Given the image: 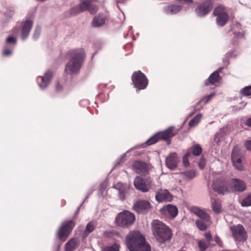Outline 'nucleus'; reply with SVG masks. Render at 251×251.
Masks as SVG:
<instances>
[{"label":"nucleus","instance_id":"0eeeda50","mask_svg":"<svg viewBox=\"0 0 251 251\" xmlns=\"http://www.w3.org/2000/svg\"><path fill=\"white\" fill-rule=\"evenodd\" d=\"M174 129V127H170L162 132L155 134L146 141V144L148 145H151L158 142L160 139H167L174 136L176 134Z\"/></svg>","mask_w":251,"mask_h":251},{"label":"nucleus","instance_id":"f8f14e48","mask_svg":"<svg viewBox=\"0 0 251 251\" xmlns=\"http://www.w3.org/2000/svg\"><path fill=\"white\" fill-rule=\"evenodd\" d=\"M232 234L235 241H244L247 239V233L241 225H234L230 227Z\"/></svg>","mask_w":251,"mask_h":251},{"label":"nucleus","instance_id":"49530a36","mask_svg":"<svg viewBox=\"0 0 251 251\" xmlns=\"http://www.w3.org/2000/svg\"><path fill=\"white\" fill-rule=\"evenodd\" d=\"M19 32V29L17 27H15L12 30V33L14 35H18Z\"/></svg>","mask_w":251,"mask_h":251},{"label":"nucleus","instance_id":"dca6fc26","mask_svg":"<svg viewBox=\"0 0 251 251\" xmlns=\"http://www.w3.org/2000/svg\"><path fill=\"white\" fill-rule=\"evenodd\" d=\"M150 202L144 200H139L134 203L133 209L137 213H144L151 208Z\"/></svg>","mask_w":251,"mask_h":251},{"label":"nucleus","instance_id":"f257e3e1","mask_svg":"<svg viewBox=\"0 0 251 251\" xmlns=\"http://www.w3.org/2000/svg\"><path fill=\"white\" fill-rule=\"evenodd\" d=\"M69 54L70 58L66 66L65 71L67 74H75L81 68L84 57V50L82 49H76L71 50Z\"/></svg>","mask_w":251,"mask_h":251},{"label":"nucleus","instance_id":"f3484780","mask_svg":"<svg viewBox=\"0 0 251 251\" xmlns=\"http://www.w3.org/2000/svg\"><path fill=\"white\" fill-rule=\"evenodd\" d=\"M179 160L176 152L170 153L166 158V166L170 169L173 170L177 167Z\"/></svg>","mask_w":251,"mask_h":251},{"label":"nucleus","instance_id":"20e7f679","mask_svg":"<svg viewBox=\"0 0 251 251\" xmlns=\"http://www.w3.org/2000/svg\"><path fill=\"white\" fill-rule=\"evenodd\" d=\"M146 239L139 230L130 231L126 237V243L129 251L135 247L145 243Z\"/></svg>","mask_w":251,"mask_h":251},{"label":"nucleus","instance_id":"1a4fd4ad","mask_svg":"<svg viewBox=\"0 0 251 251\" xmlns=\"http://www.w3.org/2000/svg\"><path fill=\"white\" fill-rule=\"evenodd\" d=\"M229 182L224 178H218L213 180L212 187L213 190L219 194L224 195L228 191Z\"/></svg>","mask_w":251,"mask_h":251},{"label":"nucleus","instance_id":"a18cd8bd","mask_svg":"<svg viewBox=\"0 0 251 251\" xmlns=\"http://www.w3.org/2000/svg\"><path fill=\"white\" fill-rule=\"evenodd\" d=\"M205 237L207 239L208 241H210L212 240V236L210 233H205Z\"/></svg>","mask_w":251,"mask_h":251},{"label":"nucleus","instance_id":"aec40b11","mask_svg":"<svg viewBox=\"0 0 251 251\" xmlns=\"http://www.w3.org/2000/svg\"><path fill=\"white\" fill-rule=\"evenodd\" d=\"M191 211L205 222L210 221L209 215L204 211L197 206H192L190 208Z\"/></svg>","mask_w":251,"mask_h":251},{"label":"nucleus","instance_id":"ddd939ff","mask_svg":"<svg viewBox=\"0 0 251 251\" xmlns=\"http://www.w3.org/2000/svg\"><path fill=\"white\" fill-rule=\"evenodd\" d=\"M212 7V1L210 0H205L202 3L199 5L195 12L198 16L202 17L208 14Z\"/></svg>","mask_w":251,"mask_h":251},{"label":"nucleus","instance_id":"2eb2a0df","mask_svg":"<svg viewBox=\"0 0 251 251\" xmlns=\"http://www.w3.org/2000/svg\"><path fill=\"white\" fill-rule=\"evenodd\" d=\"M231 189L232 191L236 192H242L246 189V183L241 179L232 178L229 181Z\"/></svg>","mask_w":251,"mask_h":251},{"label":"nucleus","instance_id":"a19ab883","mask_svg":"<svg viewBox=\"0 0 251 251\" xmlns=\"http://www.w3.org/2000/svg\"><path fill=\"white\" fill-rule=\"evenodd\" d=\"M214 94H211L205 97L202 100H201V101H199L200 102L202 101H205V103H207L209 100H210V99L212 98V97L213 96Z\"/></svg>","mask_w":251,"mask_h":251},{"label":"nucleus","instance_id":"a211bd4d","mask_svg":"<svg viewBox=\"0 0 251 251\" xmlns=\"http://www.w3.org/2000/svg\"><path fill=\"white\" fill-rule=\"evenodd\" d=\"M33 22L31 20H26L23 22L21 32V37L23 40L28 37Z\"/></svg>","mask_w":251,"mask_h":251},{"label":"nucleus","instance_id":"bb28decb","mask_svg":"<svg viewBox=\"0 0 251 251\" xmlns=\"http://www.w3.org/2000/svg\"><path fill=\"white\" fill-rule=\"evenodd\" d=\"M211 207L213 210L219 214L221 212V205L219 201L215 199L211 198Z\"/></svg>","mask_w":251,"mask_h":251},{"label":"nucleus","instance_id":"79ce46f5","mask_svg":"<svg viewBox=\"0 0 251 251\" xmlns=\"http://www.w3.org/2000/svg\"><path fill=\"white\" fill-rule=\"evenodd\" d=\"M6 42L7 43L15 44L16 43V39L13 37H9L7 38Z\"/></svg>","mask_w":251,"mask_h":251},{"label":"nucleus","instance_id":"72a5a7b5","mask_svg":"<svg viewBox=\"0 0 251 251\" xmlns=\"http://www.w3.org/2000/svg\"><path fill=\"white\" fill-rule=\"evenodd\" d=\"M120 246L118 244H114L112 246L104 248L102 251H119Z\"/></svg>","mask_w":251,"mask_h":251},{"label":"nucleus","instance_id":"423d86ee","mask_svg":"<svg viewBox=\"0 0 251 251\" xmlns=\"http://www.w3.org/2000/svg\"><path fill=\"white\" fill-rule=\"evenodd\" d=\"M133 184L136 189L145 193L148 192L150 189L151 180L150 177L143 178L141 176H137L134 178Z\"/></svg>","mask_w":251,"mask_h":251},{"label":"nucleus","instance_id":"ea45409f","mask_svg":"<svg viewBox=\"0 0 251 251\" xmlns=\"http://www.w3.org/2000/svg\"><path fill=\"white\" fill-rule=\"evenodd\" d=\"M244 145L248 150L251 151V140L245 141Z\"/></svg>","mask_w":251,"mask_h":251},{"label":"nucleus","instance_id":"473e14b6","mask_svg":"<svg viewBox=\"0 0 251 251\" xmlns=\"http://www.w3.org/2000/svg\"><path fill=\"white\" fill-rule=\"evenodd\" d=\"M241 205L243 207L251 206V193L244 199L241 202Z\"/></svg>","mask_w":251,"mask_h":251},{"label":"nucleus","instance_id":"f03ea898","mask_svg":"<svg viewBox=\"0 0 251 251\" xmlns=\"http://www.w3.org/2000/svg\"><path fill=\"white\" fill-rule=\"evenodd\" d=\"M151 226L153 235L159 242L164 243L171 239V230L162 222L158 220H153Z\"/></svg>","mask_w":251,"mask_h":251},{"label":"nucleus","instance_id":"a878e982","mask_svg":"<svg viewBox=\"0 0 251 251\" xmlns=\"http://www.w3.org/2000/svg\"><path fill=\"white\" fill-rule=\"evenodd\" d=\"M130 251H151V247L145 240V243L135 247L134 249Z\"/></svg>","mask_w":251,"mask_h":251},{"label":"nucleus","instance_id":"09e8293b","mask_svg":"<svg viewBox=\"0 0 251 251\" xmlns=\"http://www.w3.org/2000/svg\"><path fill=\"white\" fill-rule=\"evenodd\" d=\"M246 125L251 126V118H249L246 121Z\"/></svg>","mask_w":251,"mask_h":251},{"label":"nucleus","instance_id":"de8ad7c7","mask_svg":"<svg viewBox=\"0 0 251 251\" xmlns=\"http://www.w3.org/2000/svg\"><path fill=\"white\" fill-rule=\"evenodd\" d=\"M3 53L4 55H9L12 53V51L10 50H6L3 51Z\"/></svg>","mask_w":251,"mask_h":251},{"label":"nucleus","instance_id":"6ab92c4d","mask_svg":"<svg viewBox=\"0 0 251 251\" xmlns=\"http://www.w3.org/2000/svg\"><path fill=\"white\" fill-rule=\"evenodd\" d=\"M156 201L159 202H168L172 200V196L168 190H161L155 196Z\"/></svg>","mask_w":251,"mask_h":251},{"label":"nucleus","instance_id":"f704fd0d","mask_svg":"<svg viewBox=\"0 0 251 251\" xmlns=\"http://www.w3.org/2000/svg\"><path fill=\"white\" fill-rule=\"evenodd\" d=\"M196 224L197 227L201 230H205L206 229L207 226L203 221L197 220L196 222Z\"/></svg>","mask_w":251,"mask_h":251},{"label":"nucleus","instance_id":"3c124183","mask_svg":"<svg viewBox=\"0 0 251 251\" xmlns=\"http://www.w3.org/2000/svg\"><path fill=\"white\" fill-rule=\"evenodd\" d=\"M62 88V86L60 85L59 84H57L56 86V89L57 90H59Z\"/></svg>","mask_w":251,"mask_h":251},{"label":"nucleus","instance_id":"2f4dec72","mask_svg":"<svg viewBox=\"0 0 251 251\" xmlns=\"http://www.w3.org/2000/svg\"><path fill=\"white\" fill-rule=\"evenodd\" d=\"M201 117V114H197L194 118L189 121L188 124L189 126L191 127H194L197 126L199 123Z\"/></svg>","mask_w":251,"mask_h":251},{"label":"nucleus","instance_id":"4468645a","mask_svg":"<svg viewBox=\"0 0 251 251\" xmlns=\"http://www.w3.org/2000/svg\"><path fill=\"white\" fill-rule=\"evenodd\" d=\"M133 169L136 173L143 176H146L149 174V166L146 163L135 161L133 164Z\"/></svg>","mask_w":251,"mask_h":251},{"label":"nucleus","instance_id":"7ed1b4c3","mask_svg":"<svg viewBox=\"0 0 251 251\" xmlns=\"http://www.w3.org/2000/svg\"><path fill=\"white\" fill-rule=\"evenodd\" d=\"M135 221L134 214L127 210L120 212L116 217L115 222L117 226L127 228L133 224Z\"/></svg>","mask_w":251,"mask_h":251},{"label":"nucleus","instance_id":"c9c22d12","mask_svg":"<svg viewBox=\"0 0 251 251\" xmlns=\"http://www.w3.org/2000/svg\"><path fill=\"white\" fill-rule=\"evenodd\" d=\"M241 93L243 95L246 96L251 95V86H246L243 88L241 91Z\"/></svg>","mask_w":251,"mask_h":251},{"label":"nucleus","instance_id":"58836bf2","mask_svg":"<svg viewBox=\"0 0 251 251\" xmlns=\"http://www.w3.org/2000/svg\"><path fill=\"white\" fill-rule=\"evenodd\" d=\"M40 32H41L40 27H36V28H35V29L34 30V34L33 35V38L35 39H37L40 36Z\"/></svg>","mask_w":251,"mask_h":251},{"label":"nucleus","instance_id":"c03bdc74","mask_svg":"<svg viewBox=\"0 0 251 251\" xmlns=\"http://www.w3.org/2000/svg\"><path fill=\"white\" fill-rule=\"evenodd\" d=\"M215 241L217 244H218L220 247H223V243L220 238L218 236H216L215 238Z\"/></svg>","mask_w":251,"mask_h":251},{"label":"nucleus","instance_id":"cd10ccee","mask_svg":"<svg viewBox=\"0 0 251 251\" xmlns=\"http://www.w3.org/2000/svg\"><path fill=\"white\" fill-rule=\"evenodd\" d=\"M97 226V223L93 221L89 222L86 226V228L84 233V236H87L90 233H91L95 228Z\"/></svg>","mask_w":251,"mask_h":251},{"label":"nucleus","instance_id":"e433bc0d","mask_svg":"<svg viewBox=\"0 0 251 251\" xmlns=\"http://www.w3.org/2000/svg\"><path fill=\"white\" fill-rule=\"evenodd\" d=\"M198 245L200 249L202 251H204L208 246L207 244H206L204 241L201 240L199 241Z\"/></svg>","mask_w":251,"mask_h":251},{"label":"nucleus","instance_id":"412c9836","mask_svg":"<svg viewBox=\"0 0 251 251\" xmlns=\"http://www.w3.org/2000/svg\"><path fill=\"white\" fill-rule=\"evenodd\" d=\"M52 77V73L48 72L45 74L43 76L38 77V79H41V82L39 83V85L41 89L45 88L50 83Z\"/></svg>","mask_w":251,"mask_h":251},{"label":"nucleus","instance_id":"9b49d317","mask_svg":"<svg viewBox=\"0 0 251 251\" xmlns=\"http://www.w3.org/2000/svg\"><path fill=\"white\" fill-rule=\"evenodd\" d=\"M213 15L217 17L216 23L219 26H224L228 21V15L224 7L222 5L218 6L214 10Z\"/></svg>","mask_w":251,"mask_h":251},{"label":"nucleus","instance_id":"4c0bfd02","mask_svg":"<svg viewBox=\"0 0 251 251\" xmlns=\"http://www.w3.org/2000/svg\"><path fill=\"white\" fill-rule=\"evenodd\" d=\"M191 153L187 152L183 157V162L185 166H187L189 164L188 157L190 155Z\"/></svg>","mask_w":251,"mask_h":251},{"label":"nucleus","instance_id":"4be33fe9","mask_svg":"<svg viewBox=\"0 0 251 251\" xmlns=\"http://www.w3.org/2000/svg\"><path fill=\"white\" fill-rule=\"evenodd\" d=\"M166 214H168L171 218H175L178 214V210L177 207L172 204H167L162 208Z\"/></svg>","mask_w":251,"mask_h":251},{"label":"nucleus","instance_id":"37998d69","mask_svg":"<svg viewBox=\"0 0 251 251\" xmlns=\"http://www.w3.org/2000/svg\"><path fill=\"white\" fill-rule=\"evenodd\" d=\"M205 162V161L203 158H201L200 159V162L199 163V166L201 169H203V168L204 167Z\"/></svg>","mask_w":251,"mask_h":251},{"label":"nucleus","instance_id":"c85d7f7f","mask_svg":"<svg viewBox=\"0 0 251 251\" xmlns=\"http://www.w3.org/2000/svg\"><path fill=\"white\" fill-rule=\"evenodd\" d=\"M105 22V19L103 16H98L94 18L92 22V25L98 27L102 25Z\"/></svg>","mask_w":251,"mask_h":251},{"label":"nucleus","instance_id":"b1692460","mask_svg":"<svg viewBox=\"0 0 251 251\" xmlns=\"http://www.w3.org/2000/svg\"><path fill=\"white\" fill-rule=\"evenodd\" d=\"M220 79V76L219 75V72L218 71H216L209 76L208 79L205 81V85L213 84L218 82Z\"/></svg>","mask_w":251,"mask_h":251},{"label":"nucleus","instance_id":"7c9ffc66","mask_svg":"<svg viewBox=\"0 0 251 251\" xmlns=\"http://www.w3.org/2000/svg\"><path fill=\"white\" fill-rule=\"evenodd\" d=\"M190 150L194 155L198 156L201 153L202 149L200 145L197 144L192 146L190 148Z\"/></svg>","mask_w":251,"mask_h":251},{"label":"nucleus","instance_id":"8fccbe9b","mask_svg":"<svg viewBox=\"0 0 251 251\" xmlns=\"http://www.w3.org/2000/svg\"><path fill=\"white\" fill-rule=\"evenodd\" d=\"M183 1V4L184 3H187V4H189V3H193V0H182Z\"/></svg>","mask_w":251,"mask_h":251},{"label":"nucleus","instance_id":"c756f323","mask_svg":"<svg viewBox=\"0 0 251 251\" xmlns=\"http://www.w3.org/2000/svg\"><path fill=\"white\" fill-rule=\"evenodd\" d=\"M185 179H192L196 176V172L194 170H190L181 173Z\"/></svg>","mask_w":251,"mask_h":251},{"label":"nucleus","instance_id":"39448f33","mask_svg":"<svg viewBox=\"0 0 251 251\" xmlns=\"http://www.w3.org/2000/svg\"><path fill=\"white\" fill-rule=\"evenodd\" d=\"M243 157L244 154L241 149L238 146L234 147L231 153V159L233 165L238 170L244 169Z\"/></svg>","mask_w":251,"mask_h":251},{"label":"nucleus","instance_id":"9d476101","mask_svg":"<svg viewBox=\"0 0 251 251\" xmlns=\"http://www.w3.org/2000/svg\"><path fill=\"white\" fill-rule=\"evenodd\" d=\"M132 80L135 87L139 90L145 89L148 83L147 78L141 71L133 74Z\"/></svg>","mask_w":251,"mask_h":251},{"label":"nucleus","instance_id":"6e6552de","mask_svg":"<svg viewBox=\"0 0 251 251\" xmlns=\"http://www.w3.org/2000/svg\"><path fill=\"white\" fill-rule=\"evenodd\" d=\"M75 226V223L73 220L65 221L62 224L57 232V235L61 241L66 240Z\"/></svg>","mask_w":251,"mask_h":251},{"label":"nucleus","instance_id":"5701e85b","mask_svg":"<svg viewBox=\"0 0 251 251\" xmlns=\"http://www.w3.org/2000/svg\"><path fill=\"white\" fill-rule=\"evenodd\" d=\"M79 246V241L77 239L72 238L66 243L65 248L66 251H73Z\"/></svg>","mask_w":251,"mask_h":251},{"label":"nucleus","instance_id":"393cba45","mask_svg":"<svg viewBox=\"0 0 251 251\" xmlns=\"http://www.w3.org/2000/svg\"><path fill=\"white\" fill-rule=\"evenodd\" d=\"M182 7L180 5H171L164 8V12L170 15L175 14L181 10Z\"/></svg>","mask_w":251,"mask_h":251},{"label":"nucleus","instance_id":"603ef678","mask_svg":"<svg viewBox=\"0 0 251 251\" xmlns=\"http://www.w3.org/2000/svg\"><path fill=\"white\" fill-rule=\"evenodd\" d=\"M201 251H202V250H201Z\"/></svg>","mask_w":251,"mask_h":251}]
</instances>
